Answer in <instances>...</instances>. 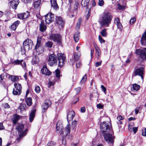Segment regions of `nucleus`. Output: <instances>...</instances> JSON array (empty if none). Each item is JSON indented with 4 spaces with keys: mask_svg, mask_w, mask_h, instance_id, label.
<instances>
[{
    "mask_svg": "<svg viewBox=\"0 0 146 146\" xmlns=\"http://www.w3.org/2000/svg\"><path fill=\"white\" fill-rule=\"evenodd\" d=\"M100 125L101 131L104 134L105 139L108 143L113 144L114 138L112 135L109 133L113 132L111 124L109 123L104 122L101 123Z\"/></svg>",
    "mask_w": 146,
    "mask_h": 146,
    "instance_id": "nucleus-1",
    "label": "nucleus"
},
{
    "mask_svg": "<svg viewBox=\"0 0 146 146\" xmlns=\"http://www.w3.org/2000/svg\"><path fill=\"white\" fill-rule=\"evenodd\" d=\"M58 58L54 54H51L49 57L48 64L51 66L57 64V59L58 60V65L60 67L62 66L64 64L65 60V56L62 54H58Z\"/></svg>",
    "mask_w": 146,
    "mask_h": 146,
    "instance_id": "nucleus-2",
    "label": "nucleus"
},
{
    "mask_svg": "<svg viewBox=\"0 0 146 146\" xmlns=\"http://www.w3.org/2000/svg\"><path fill=\"white\" fill-rule=\"evenodd\" d=\"M112 18V16L109 13L104 12L100 15L98 22L102 27H108Z\"/></svg>",
    "mask_w": 146,
    "mask_h": 146,
    "instance_id": "nucleus-3",
    "label": "nucleus"
},
{
    "mask_svg": "<svg viewBox=\"0 0 146 146\" xmlns=\"http://www.w3.org/2000/svg\"><path fill=\"white\" fill-rule=\"evenodd\" d=\"M50 38L58 44H60L62 43V36L58 34H52L50 36Z\"/></svg>",
    "mask_w": 146,
    "mask_h": 146,
    "instance_id": "nucleus-4",
    "label": "nucleus"
},
{
    "mask_svg": "<svg viewBox=\"0 0 146 146\" xmlns=\"http://www.w3.org/2000/svg\"><path fill=\"white\" fill-rule=\"evenodd\" d=\"M23 45L25 50H29L32 49L33 44L31 39L27 38L23 42Z\"/></svg>",
    "mask_w": 146,
    "mask_h": 146,
    "instance_id": "nucleus-5",
    "label": "nucleus"
},
{
    "mask_svg": "<svg viewBox=\"0 0 146 146\" xmlns=\"http://www.w3.org/2000/svg\"><path fill=\"white\" fill-rule=\"evenodd\" d=\"M135 53L143 60H146V48L136 49Z\"/></svg>",
    "mask_w": 146,
    "mask_h": 146,
    "instance_id": "nucleus-6",
    "label": "nucleus"
},
{
    "mask_svg": "<svg viewBox=\"0 0 146 146\" xmlns=\"http://www.w3.org/2000/svg\"><path fill=\"white\" fill-rule=\"evenodd\" d=\"M144 74V69L143 67H141L137 69H135L134 70L133 76H136L138 75L140 76L142 79V81H143V76Z\"/></svg>",
    "mask_w": 146,
    "mask_h": 146,
    "instance_id": "nucleus-7",
    "label": "nucleus"
},
{
    "mask_svg": "<svg viewBox=\"0 0 146 146\" xmlns=\"http://www.w3.org/2000/svg\"><path fill=\"white\" fill-rule=\"evenodd\" d=\"M15 88L13 89V95H19L21 92L22 87L21 84L15 82L14 84Z\"/></svg>",
    "mask_w": 146,
    "mask_h": 146,
    "instance_id": "nucleus-8",
    "label": "nucleus"
},
{
    "mask_svg": "<svg viewBox=\"0 0 146 146\" xmlns=\"http://www.w3.org/2000/svg\"><path fill=\"white\" fill-rule=\"evenodd\" d=\"M41 40L40 37H38L37 38L36 44L35 48V50L39 53H42L44 50L43 48L40 45Z\"/></svg>",
    "mask_w": 146,
    "mask_h": 146,
    "instance_id": "nucleus-9",
    "label": "nucleus"
},
{
    "mask_svg": "<svg viewBox=\"0 0 146 146\" xmlns=\"http://www.w3.org/2000/svg\"><path fill=\"white\" fill-rule=\"evenodd\" d=\"M54 19V15L52 13H48L45 16V21L46 23L49 24L53 22Z\"/></svg>",
    "mask_w": 146,
    "mask_h": 146,
    "instance_id": "nucleus-10",
    "label": "nucleus"
},
{
    "mask_svg": "<svg viewBox=\"0 0 146 146\" xmlns=\"http://www.w3.org/2000/svg\"><path fill=\"white\" fill-rule=\"evenodd\" d=\"M61 131L60 135L63 137L67 136L68 134L70 132V124L68 123L66 127L65 130L62 129Z\"/></svg>",
    "mask_w": 146,
    "mask_h": 146,
    "instance_id": "nucleus-11",
    "label": "nucleus"
},
{
    "mask_svg": "<svg viewBox=\"0 0 146 146\" xmlns=\"http://www.w3.org/2000/svg\"><path fill=\"white\" fill-rule=\"evenodd\" d=\"M56 24L60 29H62L64 25V22L60 17H56Z\"/></svg>",
    "mask_w": 146,
    "mask_h": 146,
    "instance_id": "nucleus-12",
    "label": "nucleus"
},
{
    "mask_svg": "<svg viewBox=\"0 0 146 146\" xmlns=\"http://www.w3.org/2000/svg\"><path fill=\"white\" fill-rule=\"evenodd\" d=\"M9 4L13 9H16L19 3L18 0H8Z\"/></svg>",
    "mask_w": 146,
    "mask_h": 146,
    "instance_id": "nucleus-13",
    "label": "nucleus"
},
{
    "mask_svg": "<svg viewBox=\"0 0 146 146\" xmlns=\"http://www.w3.org/2000/svg\"><path fill=\"white\" fill-rule=\"evenodd\" d=\"M51 102L48 99L46 100L42 105L43 112H44L45 110H46L51 105Z\"/></svg>",
    "mask_w": 146,
    "mask_h": 146,
    "instance_id": "nucleus-14",
    "label": "nucleus"
},
{
    "mask_svg": "<svg viewBox=\"0 0 146 146\" xmlns=\"http://www.w3.org/2000/svg\"><path fill=\"white\" fill-rule=\"evenodd\" d=\"M13 63L15 64L20 65L23 68L25 69L26 68V65L25 62L23 60H20L17 59L15 60L13 62Z\"/></svg>",
    "mask_w": 146,
    "mask_h": 146,
    "instance_id": "nucleus-15",
    "label": "nucleus"
},
{
    "mask_svg": "<svg viewBox=\"0 0 146 146\" xmlns=\"http://www.w3.org/2000/svg\"><path fill=\"white\" fill-rule=\"evenodd\" d=\"M78 6V3L76 1H72V3L70 4L69 9L70 11H76Z\"/></svg>",
    "mask_w": 146,
    "mask_h": 146,
    "instance_id": "nucleus-16",
    "label": "nucleus"
},
{
    "mask_svg": "<svg viewBox=\"0 0 146 146\" xmlns=\"http://www.w3.org/2000/svg\"><path fill=\"white\" fill-rule=\"evenodd\" d=\"M75 116V113L72 110L68 113L67 115V120L69 123V121L72 120Z\"/></svg>",
    "mask_w": 146,
    "mask_h": 146,
    "instance_id": "nucleus-17",
    "label": "nucleus"
},
{
    "mask_svg": "<svg viewBox=\"0 0 146 146\" xmlns=\"http://www.w3.org/2000/svg\"><path fill=\"white\" fill-rule=\"evenodd\" d=\"M141 42L142 46H146V31L142 36Z\"/></svg>",
    "mask_w": 146,
    "mask_h": 146,
    "instance_id": "nucleus-18",
    "label": "nucleus"
},
{
    "mask_svg": "<svg viewBox=\"0 0 146 146\" xmlns=\"http://www.w3.org/2000/svg\"><path fill=\"white\" fill-rule=\"evenodd\" d=\"M114 23L116 24L117 27L118 28L120 31H121L123 29V27L120 22V21L118 17L115 18L114 20Z\"/></svg>",
    "mask_w": 146,
    "mask_h": 146,
    "instance_id": "nucleus-19",
    "label": "nucleus"
},
{
    "mask_svg": "<svg viewBox=\"0 0 146 146\" xmlns=\"http://www.w3.org/2000/svg\"><path fill=\"white\" fill-rule=\"evenodd\" d=\"M62 124L60 122H58L56 124V130L57 133H59L63 129Z\"/></svg>",
    "mask_w": 146,
    "mask_h": 146,
    "instance_id": "nucleus-20",
    "label": "nucleus"
},
{
    "mask_svg": "<svg viewBox=\"0 0 146 146\" xmlns=\"http://www.w3.org/2000/svg\"><path fill=\"white\" fill-rule=\"evenodd\" d=\"M42 73L43 74L45 75H49L51 74V72L48 69H47L46 66H44L41 69Z\"/></svg>",
    "mask_w": 146,
    "mask_h": 146,
    "instance_id": "nucleus-21",
    "label": "nucleus"
},
{
    "mask_svg": "<svg viewBox=\"0 0 146 146\" xmlns=\"http://www.w3.org/2000/svg\"><path fill=\"white\" fill-rule=\"evenodd\" d=\"M50 3L52 8L55 10L58 9V6L56 0H50Z\"/></svg>",
    "mask_w": 146,
    "mask_h": 146,
    "instance_id": "nucleus-22",
    "label": "nucleus"
},
{
    "mask_svg": "<svg viewBox=\"0 0 146 146\" xmlns=\"http://www.w3.org/2000/svg\"><path fill=\"white\" fill-rule=\"evenodd\" d=\"M36 111V110L35 109L33 110H32L29 114V119L30 121L31 122L35 116V113Z\"/></svg>",
    "mask_w": 146,
    "mask_h": 146,
    "instance_id": "nucleus-23",
    "label": "nucleus"
},
{
    "mask_svg": "<svg viewBox=\"0 0 146 146\" xmlns=\"http://www.w3.org/2000/svg\"><path fill=\"white\" fill-rule=\"evenodd\" d=\"M20 23V22L19 21H17L15 22L11 26V29L12 30L15 31L16 30L17 26Z\"/></svg>",
    "mask_w": 146,
    "mask_h": 146,
    "instance_id": "nucleus-24",
    "label": "nucleus"
},
{
    "mask_svg": "<svg viewBox=\"0 0 146 146\" xmlns=\"http://www.w3.org/2000/svg\"><path fill=\"white\" fill-rule=\"evenodd\" d=\"M94 46L96 53L97 54L98 57H99L101 55V50L95 44H94Z\"/></svg>",
    "mask_w": 146,
    "mask_h": 146,
    "instance_id": "nucleus-25",
    "label": "nucleus"
},
{
    "mask_svg": "<svg viewBox=\"0 0 146 146\" xmlns=\"http://www.w3.org/2000/svg\"><path fill=\"white\" fill-rule=\"evenodd\" d=\"M46 27L44 24L43 21H42L41 24L40 25V29L42 32L44 31L46 29Z\"/></svg>",
    "mask_w": 146,
    "mask_h": 146,
    "instance_id": "nucleus-26",
    "label": "nucleus"
},
{
    "mask_svg": "<svg viewBox=\"0 0 146 146\" xmlns=\"http://www.w3.org/2000/svg\"><path fill=\"white\" fill-rule=\"evenodd\" d=\"M90 0H82L81 2V5L82 6L86 7L87 8H88V5Z\"/></svg>",
    "mask_w": 146,
    "mask_h": 146,
    "instance_id": "nucleus-27",
    "label": "nucleus"
},
{
    "mask_svg": "<svg viewBox=\"0 0 146 146\" xmlns=\"http://www.w3.org/2000/svg\"><path fill=\"white\" fill-rule=\"evenodd\" d=\"M20 118V117L17 114L14 115L12 120L13 123L14 124H16L17 121Z\"/></svg>",
    "mask_w": 146,
    "mask_h": 146,
    "instance_id": "nucleus-28",
    "label": "nucleus"
},
{
    "mask_svg": "<svg viewBox=\"0 0 146 146\" xmlns=\"http://www.w3.org/2000/svg\"><path fill=\"white\" fill-rule=\"evenodd\" d=\"M39 61V58L37 56H34L33 57L32 61V64H37Z\"/></svg>",
    "mask_w": 146,
    "mask_h": 146,
    "instance_id": "nucleus-29",
    "label": "nucleus"
},
{
    "mask_svg": "<svg viewBox=\"0 0 146 146\" xmlns=\"http://www.w3.org/2000/svg\"><path fill=\"white\" fill-rule=\"evenodd\" d=\"M24 125L22 124H18L16 129L19 132L22 131L24 129Z\"/></svg>",
    "mask_w": 146,
    "mask_h": 146,
    "instance_id": "nucleus-30",
    "label": "nucleus"
},
{
    "mask_svg": "<svg viewBox=\"0 0 146 146\" xmlns=\"http://www.w3.org/2000/svg\"><path fill=\"white\" fill-rule=\"evenodd\" d=\"M25 102L28 106H31L32 104V98L30 97L27 98L25 99Z\"/></svg>",
    "mask_w": 146,
    "mask_h": 146,
    "instance_id": "nucleus-31",
    "label": "nucleus"
},
{
    "mask_svg": "<svg viewBox=\"0 0 146 146\" xmlns=\"http://www.w3.org/2000/svg\"><path fill=\"white\" fill-rule=\"evenodd\" d=\"M41 0H37L34 3L35 8L36 9H38L41 4Z\"/></svg>",
    "mask_w": 146,
    "mask_h": 146,
    "instance_id": "nucleus-32",
    "label": "nucleus"
},
{
    "mask_svg": "<svg viewBox=\"0 0 146 146\" xmlns=\"http://www.w3.org/2000/svg\"><path fill=\"white\" fill-rule=\"evenodd\" d=\"M19 108L21 111H22L27 109V106L25 104H21L19 107Z\"/></svg>",
    "mask_w": 146,
    "mask_h": 146,
    "instance_id": "nucleus-33",
    "label": "nucleus"
},
{
    "mask_svg": "<svg viewBox=\"0 0 146 146\" xmlns=\"http://www.w3.org/2000/svg\"><path fill=\"white\" fill-rule=\"evenodd\" d=\"M100 33L102 36L104 37H106L107 35V29H104L102 30L100 32Z\"/></svg>",
    "mask_w": 146,
    "mask_h": 146,
    "instance_id": "nucleus-34",
    "label": "nucleus"
},
{
    "mask_svg": "<svg viewBox=\"0 0 146 146\" xmlns=\"http://www.w3.org/2000/svg\"><path fill=\"white\" fill-rule=\"evenodd\" d=\"M140 86L136 84H134L133 85V89L134 90L137 91L140 88Z\"/></svg>",
    "mask_w": 146,
    "mask_h": 146,
    "instance_id": "nucleus-35",
    "label": "nucleus"
},
{
    "mask_svg": "<svg viewBox=\"0 0 146 146\" xmlns=\"http://www.w3.org/2000/svg\"><path fill=\"white\" fill-rule=\"evenodd\" d=\"M79 33H76L74 34V38L75 42H78L79 40Z\"/></svg>",
    "mask_w": 146,
    "mask_h": 146,
    "instance_id": "nucleus-36",
    "label": "nucleus"
},
{
    "mask_svg": "<svg viewBox=\"0 0 146 146\" xmlns=\"http://www.w3.org/2000/svg\"><path fill=\"white\" fill-rule=\"evenodd\" d=\"M52 45L53 44L52 42L50 41H48L46 43L45 46L46 47L51 48L52 47Z\"/></svg>",
    "mask_w": 146,
    "mask_h": 146,
    "instance_id": "nucleus-37",
    "label": "nucleus"
},
{
    "mask_svg": "<svg viewBox=\"0 0 146 146\" xmlns=\"http://www.w3.org/2000/svg\"><path fill=\"white\" fill-rule=\"evenodd\" d=\"M56 74L55 75L56 76V77L58 79H59L60 77V72L59 70L56 69L55 70Z\"/></svg>",
    "mask_w": 146,
    "mask_h": 146,
    "instance_id": "nucleus-38",
    "label": "nucleus"
},
{
    "mask_svg": "<svg viewBox=\"0 0 146 146\" xmlns=\"http://www.w3.org/2000/svg\"><path fill=\"white\" fill-rule=\"evenodd\" d=\"M74 56L75 60H78L79 58L80 55L79 53H75L74 54Z\"/></svg>",
    "mask_w": 146,
    "mask_h": 146,
    "instance_id": "nucleus-39",
    "label": "nucleus"
},
{
    "mask_svg": "<svg viewBox=\"0 0 146 146\" xmlns=\"http://www.w3.org/2000/svg\"><path fill=\"white\" fill-rule=\"evenodd\" d=\"M19 79L18 76H11V80L13 82H15L17 80Z\"/></svg>",
    "mask_w": 146,
    "mask_h": 146,
    "instance_id": "nucleus-40",
    "label": "nucleus"
},
{
    "mask_svg": "<svg viewBox=\"0 0 146 146\" xmlns=\"http://www.w3.org/2000/svg\"><path fill=\"white\" fill-rule=\"evenodd\" d=\"M55 144V142L53 141H51L48 143L46 146H54Z\"/></svg>",
    "mask_w": 146,
    "mask_h": 146,
    "instance_id": "nucleus-41",
    "label": "nucleus"
},
{
    "mask_svg": "<svg viewBox=\"0 0 146 146\" xmlns=\"http://www.w3.org/2000/svg\"><path fill=\"white\" fill-rule=\"evenodd\" d=\"M136 20V19L135 17L132 18L129 21L130 24L131 25L133 24L135 21Z\"/></svg>",
    "mask_w": 146,
    "mask_h": 146,
    "instance_id": "nucleus-42",
    "label": "nucleus"
},
{
    "mask_svg": "<svg viewBox=\"0 0 146 146\" xmlns=\"http://www.w3.org/2000/svg\"><path fill=\"white\" fill-rule=\"evenodd\" d=\"M87 79V76L86 75H85L83 77L81 81V83L83 84L86 81Z\"/></svg>",
    "mask_w": 146,
    "mask_h": 146,
    "instance_id": "nucleus-43",
    "label": "nucleus"
},
{
    "mask_svg": "<svg viewBox=\"0 0 146 146\" xmlns=\"http://www.w3.org/2000/svg\"><path fill=\"white\" fill-rule=\"evenodd\" d=\"M99 40L100 42L102 43H104L105 42V40L103 39L102 36L100 35H99L98 36Z\"/></svg>",
    "mask_w": 146,
    "mask_h": 146,
    "instance_id": "nucleus-44",
    "label": "nucleus"
},
{
    "mask_svg": "<svg viewBox=\"0 0 146 146\" xmlns=\"http://www.w3.org/2000/svg\"><path fill=\"white\" fill-rule=\"evenodd\" d=\"M18 17L19 18L21 19H24V14L23 13H21L17 15Z\"/></svg>",
    "mask_w": 146,
    "mask_h": 146,
    "instance_id": "nucleus-45",
    "label": "nucleus"
},
{
    "mask_svg": "<svg viewBox=\"0 0 146 146\" xmlns=\"http://www.w3.org/2000/svg\"><path fill=\"white\" fill-rule=\"evenodd\" d=\"M24 19H26L29 17V12H27L26 13H23Z\"/></svg>",
    "mask_w": 146,
    "mask_h": 146,
    "instance_id": "nucleus-46",
    "label": "nucleus"
},
{
    "mask_svg": "<svg viewBox=\"0 0 146 146\" xmlns=\"http://www.w3.org/2000/svg\"><path fill=\"white\" fill-rule=\"evenodd\" d=\"M104 3V1L103 0H99L98 3V5L100 6H102Z\"/></svg>",
    "mask_w": 146,
    "mask_h": 146,
    "instance_id": "nucleus-47",
    "label": "nucleus"
},
{
    "mask_svg": "<svg viewBox=\"0 0 146 146\" xmlns=\"http://www.w3.org/2000/svg\"><path fill=\"white\" fill-rule=\"evenodd\" d=\"M101 88L102 89V91H103L104 92V93L106 94V88L103 85H102L101 86Z\"/></svg>",
    "mask_w": 146,
    "mask_h": 146,
    "instance_id": "nucleus-48",
    "label": "nucleus"
},
{
    "mask_svg": "<svg viewBox=\"0 0 146 146\" xmlns=\"http://www.w3.org/2000/svg\"><path fill=\"white\" fill-rule=\"evenodd\" d=\"M35 90L36 92L37 93H39L40 91V87L38 86H36L35 88Z\"/></svg>",
    "mask_w": 146,
    "mask_h": 146,
    "instance_id": "nucleus-49",
    "label": "nucleus"
},
{
    "mask_svg": "<svg viewBox=\"0 0 146 146\" xmlns=\"http://www.w3.org/2000/svg\"><path fill=\"white\" fill-rule=\"evenodd\" d=\"M55 83V82L54 81H50L48 84V87L50 88L51 86L54 85Z\"/></svg>",
    "mask_w": 146,
    "mask_h": 146,
    "instance_id": "nucleus-50",
    "label": "nucleus"
},
{
    "mask_svg": "<svg viewBox=\"0 0 146 146\" xmlns=\"http://www.w3.org/2000/svg\"><path fill=\"white\" fill-rule=\"evenodd\" d=\"M117 119L118 120V121H120V120H123L124 119V118L121 115H119L117 116Z\"/></svg>",
    "mask_w": 146,
    "mask_h": 146,
    "instance_id": "nucleus-51",
    "label": "nucleus"
},
{
    "mask_svg": "<svg viewBox=\"0 0 146 146\" xmlns=\"http://www.w3.org/2000/svg\"><path fill=\"white\" fill-rule=\"evenodd\" d=\"M125 7L124 6H121L119 5H118V9L119 10H123L125 9Z\"/></svg>",
    "mask_w": 146,
    "mask_h": 146,
    "instance_id": "nucleus-52",
    "label": "nucleus"
},
{
    "mask_svg": "<svg viewBox=\"0 0 146 146\" xmlns=\"http://www.w3.org/2000/svg\"><path fill=\"white\" fill-rule=\"evenodd\" d=\"M134 134H135L138 130V127H133L132 129Z\"/></svg>",
    "mask_w": 146,
    "mask_h": 146,
    "instance_id": "nucleus-53",
    "label": "nucleus"
},
{
    "mask_svg": "<svg viewBox=\"0 0 146 146\" xmlns=\"http://www.w3.org/2000/svg\"><path fill=\"white\" fill-rule=\"evenodd\" d=\"M81 88L80 87H78L75 89V91L77 94H78L80 92Z\"/></svg>",
    "mask_w": 146,
    "mask_h": 146,
    "instance_id": "nucleus-54",
    "label": "nucleus"
},
{
    "mask_svg": "<svg viewBox=\"0 0 146 146\" xmlns=\"http://www.w3.org/2000/svg\"><path fill=\"white\" fill-rule=\"evenodd\" d=\"M142 135L143 136H146V128L142 130Z\"/></svg>",
    "mask_w": 146,
    "mask_h": 146,
    "instance_id": "nucleus-55",
    "label": "nucleus"
},
{
    "mask_svg": "<svg viewBox=\"0 0 146 146\" xmlns=\"http://www.w3.org/2000/svg\"><path fill=\"white\" fill-rule=\"evenodd\" d=\"M77 125V121H73L72 124V126L73 127H75Z\"/></svg>",
    "mask_w": 146,
    "mask_h": 146,
    "instance_id": "nucleus-56",
    "label": "nucleus"
},
{
    "mask_svg": "<svg viewBox=\"0 0 146 146\" xmlns=\"http://www.w3.org/2000/svg\"><path fill=\"white\" fill-rule=\"evenodd\" d=\"M102 64V62H97L96 63L95 65L96 67H98L100 66Z\"/></svg>",
    "mask_w": 146,
    "mask_h": 146,
    "instance_id": "nucleus-57",
    "label": "nucleus"
},
{
    "mask_svg": "<svg viewBox=\"0 0 146 146\" xmlns=\"http://www.w3.org/2000/svg\"><path fill=\"white\" fill-rule=\"evenodd\" d=\"M4 78V75L3 74H2L0 75V82H2L3 81Z\"/></svg>",
    "mask_w": 146,
    "mask_h": 146,
    "instance_id": "nucleus-58",
    "label": "nucleus"
},
{
    "mask_svg": "<svg viewBox=\"0 0 146 146\" xmlns=\"http://www.w3.org/2000/svg\"><path fill=\"white\" fill-rule=\"evenodd\" d=\"M97 107L99 109H102L103 107V105L100 104H98L97 105Z\"/></svg>",
    "mask_w": 146,
    "mask_h": 146,
    "instance_id": "nucleus-59",
    "label": "nucleus"
},
{
    "mask_svg": "<svg viewBox=\"0 0 146 146\" xmlns=\"http://www.w3.org/2000/svg\"><path fill=\"white\" fill-rule=\"evenodd\" d=\"M139 109L140 108L139 107L136 108V109L135 110V112L136 114H137L138 113Z\"/></svg>",
    "mask_w": 146,
    "mask_h": 146,
    "instance_id": "nucleus-60",
    "label": "nucleus"
},
{
    "mask_svg": "<svg viewBox=\"0 0 146 146\" xmlns=\"http://www.w3.org/2000/svg\"><path fill=\"white\" fill-rule=\"evenodd\" d=\"M80 111L82 113H84L85 111V108L84 107H83L80 109Z\"/></svg>",
    "mask_w": 146,
    "mask_h": 146,
    "instance_id": "nucleus-61",
    "label": "nucleus"
},
{
    "mask_svg": "<svg viewBox=\"0 0 146 146\" xmlns=\"http://www.w3.org/2000/svg\"><path fill=\"white\" fill-rule=\"evenodd\" d=\"M79 100V98L78 97H77L75 98V99L73 101V103L74 104L76 103Z\"/></svg>",
    "mask_w": 146,
    "mask_h": 146,
    "instance_id": "nucleus-62",
    "label": "nucleus"
},
{
    "mask_svg": "<svg viewBox=\"0 0 146 146\" xmlns=\"http://www.w3.org/2000/svg\"><path fill=\"white\" fill-rule=\"evenodd\" d=\"M4 108H10V106L7 103L5 104L4 105Z\"/></svg>",
    "mask_w": 146,
    "mask_h": 146,
    "instance_id": "nucleus-63",
    "label": "nucleus"
},
{
    "mask_svg": "<svg viewBox=\"0 0 146 146\" xmlns=\"http://www.w3.org/2000/svg\"><path fill=\"white\" fill-rule=\"evenodd\" d=\"M80 62L79 61H78L76 64V67L77 68H79L80 65Z\"/></svg>",
    "mask_w": 146,
    "mask_h": 146,
    "instance_id": "nucleus-64",
    "label": "nucleus"
}]
</instances>
